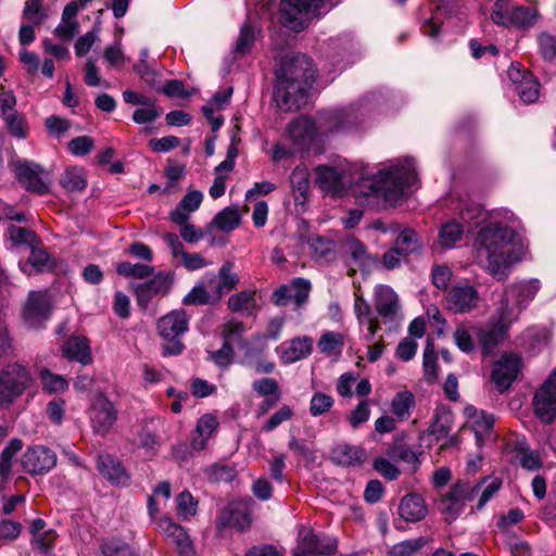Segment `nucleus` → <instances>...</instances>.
<instances>
[{
    "label": "nucleus",
    "mask_w": 556,
    "mask_h": 556,
    "mask_svg": "<svg viewBox=\"0 0 556 556\" xmlns=\"http://www.w3.org/2000/svg\"><path fill=\"white\" fill-rule=\"evenodd\" d=\"M447 205L457 213L458 219L452 218L442 224L438 241L444 249L456 247L465 230L472 231L481 223L475 242V256L497 280L507 278L511 266L521 258L520 247L516 243L517 233L513 228L514 214L509 211H496L486 214L481 205L469 200H455L453 194L446 200Z\"/></svg>",
    "instance_id": "obj_1"
},
{
    "label": "nucleus",
    "mask_w": 556,
    "mask_h": 556,
    "mask_svg": "<svg viewBox=\"0 0 556 556\" xmlns=\"http://www.w3.org/2000/svg\"><path fill=\"white\" fill-rule=\"evenodd\" d=\"M315 182L327 194L342 197L355 185V192L367 205L395 206L419 187L416 161L412 156L389 160L374 175L366 176L348 164L319 165L315 168Z\"/></svg>",
    "instance_id": "obj_2"
},
{
    "label": "nucleus",
    "mask_w": 556,
    "mask_h": 556,
    "mask_svg": "<svg viewBox=\"0 0 556 556\" xmlns=\"http://www.w3.org/2000/svg\"><path fill=\"white\" fill-rule=\"evenodd\" d=\"M396 98L389 90L372 91L349 108H334L319 112L318 126L313 118L301 115L289 123L283 140H288L301 152L307 151L315 142L319 129L328 132L352 130L375 110L396 104Z\"/></svg>",
    "instance_id": "obj_3"
},
{
    "label": "nucleus",
    "mask_w": 556,
    "mask_h": 556,
    "mask_svg": "<svg viewBox=\"0 0 556 556\" xmlns=\"http://www.w3.org/2000/svg\"><path fill=\"white\" fill-rule=\"evenodd\" d=\"M316 76L312 59L305 54L285 56L277 71L274 99L283 112L301 109L307 103L309 90Z\"/></svg>",
    "instance_id": "obj_4"
},
{
    "label": "nucleus",
    "mask_w": 556,
    "mask_h": 556,
    "mask_svg": "<svg viewBox=\"0 0 556 556\" xmlns=\"http://www.w3.org/2000/svg\"><path fill=\"white\" fill-rule=\"evenodd\" d=\"M502 479L484 477L477 483L457 482L439 502V509L446 521L455 520L471 504V510H481L501 490Z\"/></svg>",
    "instance_id": "obj_5"
},
{
    "label": "nucleus",
    "mask_w": 556,
    "mask_h": 556,
    "mask_svg": "<svg viewBox=\"0 0 556 556\" xmlns=\"http://www.w3.org/2000/svg\"><path fill=\"white\" fill-rule=\"evenodd\" d=\"M325 15L323 0H281L279 20L283 27L300 33Z\"/></svg>",
    "instance_id": "obj_6"
},
{
    "label": "nucleus",
    "mask_w": 556,
    "mask_h": 556,
    "mask_svg": "<svg viewBox=\"0 0 556 556\" xmlns=\"http://www.w3.org/2000/svg\"><path fill=\"white\" fill-rule=\"evenodd\" d=\"M31 376L21 364L8 365L0 371V408L12 404L30 384Z\"/></svg>",
    "instance_id": "obj_7"
},
{
    "label": "nucleus",
    "mask_w": 556,
    "mask_h": 556,
    "mask_svg": "<svg viewBox=\"0 0 556 556\" xmlns=\"http://www.w3.org/2000/svg\"><path fill=\"white\" fill-rule=\"evenodd\" d=\"M375 306L378 315L389 330L395 329L402 321V312L399 303V296L392 288L379 285L375 289Z\"/></svg>",
    "instance_id": "obj_8"
},
{
    "label": "nucleus",
    "mask_w": 556,
    "mask_h": 556,
    "mask_svg": "<svg viewBox=\"0 0 556 556\" xmlns=\"http://www.w3.org/2000/svg\"><path fill=\"white\" fill-rule=\"evenodd\" d=\"M18 182L28 191L45 194L49 190L48 184L45 181L42 174L43 168L26 160H17L11 163Z\"/></svg>",
    "instance_id": "obj_9"
},
{
    "label": "nucleus",
    "mask_w": 556,
    "mask_h": 556,
    "mask_svg": "<svg viewBox=\"0 0 556 556\" xmlns=\"http://www.w3.org/2000/svg\"><path fill=\"white\" fill-rule=\"evenodd\" d=\"M535 415L546 424L556 418V370L536 391L533 400Z\"/></svg>",
    "instance_id": "obj_10"
},
{
    "label": "nucleus",
    "mask_w": 556,
    "mask_h": 556,
    "mask_svg": "<svg viewBox=\"0 0 556 556\" xmlns=\"http://www.w3.org/2000/svg\"><path fill=\"white\" fill-rule=\"evenodd\" d=\"M51 312L49 294L45 291H31L23 309L25 323L31 328H40Z\"/></svg>",
    "instance_id": "obj_11"
},
{
    "label": "nucleus",
    "mask_w": 556,
    "mask_h": 556,
    "mask_svg": "<svg viewBox=\"0 0 556 556\" xmlns=\"http://www.w3.org/2000/svg\"><path fill=\"white\" fill-rule=\"evenodd\" d=\"M117 410L105 396H98L89 408L91 427L97 434H106L115 424Z\"/></svg>",
    "instance_id": "obj_12"
},
{
    "label": "nucleus",
    "mask_w": 556,
    "mask_h": 556,
    "mask_svg": "<svg viewBox=\"0 0 556 556\" xmlns=\"http://www.w3.org/2000/svg\"><path fill=\"white\" fill-rule=\"evenodd\" d=\"M25 471L31 475H43L56 464V455L49 447L36 445L28 447L21 460Z\"/></svg>",
    "instance_id": "obj_13"
},
{
    "label": "nucleus",
    "mask_w": 556,
    "mask_h": 556,
    "mask_svg": "<svg viewBox=\"0 0 556 556\" xmlns=\"http://www.w3.org/2000/svg\"><path fill=\"white\" fill-rule=\"evenodd\" d=\"M218 530L235 528L243 531L251 525V515L248 502L238 501L229 503L217 518Z\"/></svg>",
    "instance_id": "obj_14"
},
{
    "label": "nucleus",
    "mask_w": 556,
    "mask_h": 556,
    "mask_svg": "<svg viewBox=\"0 0 556 556\" xmlns=\"http://www.w3.org/2000/svg\"><path fill=\"white\" fill-rule=\"evenodd\" d=\"M311 291V282L304 278H294L288 285H282L273 293V302L278 306H285L293 301L296 307L306 303Z\"/></svg>",
    "instance_id": "obj_15"
},
{
    "label": "nucleus",
    "mask_w": 556,
    "mask_h": 556,
    "mask_svg": "<svg viewBox=\"0 0 556 556\" xmlns=\"http://www.w3.org/2000/svg\"><path fill=\"white\" fill-rule=\"evenodd\" d=\"M446 305L454 313H467L473 309L479 300L477 289L468 283H455L446 294Z\"/></svg>",
    "instance_id": "obj_16"
},
{
    "label": "nucleus",
    "mask_w": 556,
    "mask_h": 556,
    "mask_svg": "<svg viewBox=\"0 0 556 556\" xmlns=\"http://www.w3.org/2000/svg\"><path fill=\"white\" fill-rule=\"evenodd\" d=\"M298 547L302 554L325 555L336 551L337 542L330 536L317 534L311 529L303 528L299 531Z\"/></svg>",
    "instance_id": "obj_17"
},
{
    "label": "nucleus",
    "mask_w": 556,
    "mask_h": 556,
    "mask_svg": "<svg viewBox=\"0 0 556 556\" xmlns=\"http://www.w3.org/2000/svg\"><path fill=\"white\" fill-rule=\"evenodd\" d=\"M478 337L481 344L482 353L489 355L492 350L500 344L506 337L508 324L503 317L491 319L488 324L480 328H471Z\"/></svg>",
    "instance_id": "obj_18"
},
{
    "label": "nucleus",
    "mask_w": 556,
    "mask_h": 556,
    "mask_svg": "<svg viewBox=\"0 0 556 556\" xmlns=\"http://www.w3.org/2000/svg\"><path fill=\"white\" fill-rule=\"evenodd\" d=\"M157 528L167 541L176 546L179 556H192L193 545L186 530L170 518L164 517L157 521Z\"/></svg>",
    "instance_id": "obj_19"
},
{
    "label": "nucleus",
    "mask_w": 556,
    "mask_h": 556,
    "mask_svg": "<svg viewBox=\"0 0 556 556\" xmlns=\"http://www.w3.org/2000/svg\"><path fill=\"white\" fill-rule=\"evenodd\" d=\"M520 366V358L517 355H503L492 369V381L495 388L505 392L517 376Z\"/></svg>",
    "instance_id": "obj_20"
},
{
    "label": "nucleus",
    "mask_w": 556,
    "mask_h": 556,
    "mask_svg": "<svg viewBox=\"0 0 556 556\" xmlns=\"http://www.w3.org/2000/svg\"><path fill=\"white\" fill-rule=\"evenodd\" d=\"M189 329V317L185 309H174L157 321V332L165 340H173Z\"/></svg>",
    "instance_id": "obj_21"
},
{
    "label": "nucleus",
    "mask_w": 556,
    "mask_h": 556,
    "mask_svg": "<svg viewBox=\"0 0 556 556\" xmlns=\"http://www.w3.org/2000/svg\"><path fill=\"white\" fill-rule=\"evenodd\" d=\"M313 350V339L303 336L282 342L277 349L281 363L292 364L307 357Z\"/></svg>",
    "instance_id": "obj_22"
},
{
    "label": "nucleus",
    "mask_w": 556,
    "mask_h": 556,
    "mask_svg": "<svg viewBox=\"0 0 556 556\" xmlns=\"http://www.w3.org/2000/svg\"><path fill=\"white\" fill-rule=\"evenodd\" d=\"M329 47L332 50L334 63L340 70H343L348 64L354 62V55L358 51V43L355 42L350 33H342L337 37L330 38Z\"/></svg>",
    "instance_id": "obj_23"
},
{
    "label": "nucleus",
    "mask_w": 556,
    "mask_h": 556,
    "mask_svg": "<svg viewBox=\"0 0 556 556\" xmlns=\"http://www.w3.org/2000/svg\"><path fill=\"white\" fill-rule=\"evenodd\" d=\"M497 527L505 536L513 555L519 556L521 546L516 534L521 529V511L518 508L510 509L506 515L501 516Z\"/></svg>",
    "instance_id": "obj_24"
},
{
    "label": "nucleus",
    "mask_w": 556,
    "mask_h": 556,
    "mask_svg": "<svg viewBox=\"0 0 556 556\" xmlns=\"http://www.w3.org/2000/svg\"><path fill=\"white\" fill-rule=\"evenodd\" d=\"M492 21L504 27H521V8L511 0H497L491 14Z\"/></svg>",
    "instance_id": "obj_25"
},
{
    "label": "nucleus",
    "mask_w": 556,
    "mask_h": 556,
    "mask_svg": "<svg viewBox=\"0 0 556 556\" xmlns=\"http://www.w3.org/2000/svg\"><path fill=\"white\" fill-rule=\"evenodd\" d=\"M456 0H432L434 9H431L430 16L424 18L421 31L424 35L437 38L441 30L443 17L452 13V4Z\"/></svg>",
    "instance_id": "obj_26"
},
{
    "label": "nucleus",
    "mask_w": 556,
    "mask_h": 556,
    "mask_svg": "<svg viewBox=\"0 0 556 556\" xmlns=\"http://www.w3.org/2000/svg\"><path fill=\"white\" fill-rule=\"evenodd\" d=\"M20 269L26 275L45 273L52 270L56 263L55 260L40 244L30 249L27 261L20 262Z\"/></svg>",
    "instance_id": "obj_27"
},
{
    "label": "nucleus",
    "mask_w": 556,
    "mask_h": 556,
    "mask_svg": "<svg viewBox=\"0 0 556 556\" xmlns=\"http://www.w3.org/2000/svg\"><path fill=\"white\" fill-rule=\"evenodd\" d=\"M97 468L99 472L111 483L117 485H126L129 476L123 467L122 463L111 454L99 455Z\"/></svg>",
    "instance_id": "obj_28"
},
{
    "label": "nucleus",
    "mask_w": 556,
    "mask_h": 556,
    "mask_svg": "<svg viewBox=\"0 0 556 556\" xmlns=\"http://www.w3.org/2000/svg\"><path fill=\"white\" fill-rule=\"evenodd\" d=\"M219 426L217 417L207 413L201 416L191 438V447L193 451H203L207 446L210 438L216 432Z\"/></svg>",
    "instance_id": "obj_29"
},
{
    "label": "nucleus",
    "mask_w": 556,
    "mask_h": 556,
    "mask_svg": "<svg viewBox=\"0 0 556 556\" xmlns=\"http://www.w3.org/2000/svg\"><path fill=\"white\" fill-rule=\"evenodd\" d=\"M78 8L75 3H67L63 9L61 22L54 29L58 39L71 42L79 31V24L76 20Z\"/></svg>",
    "instance_id": "obj_30"
},
{
    "label": "nucleus",
    "mask_w": 556,
    "mask_h": 556,
    "mask_svg": "<svg viewBox=\"0 0 556 556\" xmlns=\"http://www.w3.org/2000/svg\"><path fill=\"white\" fill-rule=\"evenodd\" d=\"M63 355L71 359L88 365L92 362L89 341L85 337H71L62 346Z\"/></svg>",
    "instance_id": "obj_31"
},
{
    "label": "nucleus",
    "mask_w": 556,
    "mask_h": 556,
    "mask_svg": "<svg viewBox=\"0 0 556 556\" xmlns=\"http://www.w3.org/2000/svg\"><path fill=\"white\" fill-rule=\"evenodd\" d=\"M427 506L424 498L418 494L405 495L399 506V515L405 521L416 522L424 519L427 515Z\"/></svg>",
    "instance_id": "obj_32"
},
{
    "label": "nucleus",
    "mask_w": 556,
    "mask_h": 556,
    "mask_svg": "<svg viewBox=\"0 0 556 556\" xmlns=\"http://www.w3.org/2000/svg\"><path fill=\"white\" fill-rule=\"evenodd\" d=\"M465 413L470 417L471 429L475 433L476 442L481 446L486 438L491 434L494 419L484 412H478L475 406H467Z\"/></svg>",
    "instance_id": "obj_33"
},
{
    "label": "nucleus",
    "mask_w": 556,
    "mask_h": 556,
    "mask_svg": "<svg viewBox=\"0 0 556 556\" xmlns=\"http://www.w3.org/2000/svg\"><path fill=\"white\" fill-rule=\"evenodd\" d=\"M415 406V395L408 390H403L396 392L392 397L390 403V413L399 422H403L410 418Z\"/></svg>",
    "instance_id": "obj_34"
},
{
    "label": "nucleus",
    "mask_w": 556,
    "mask_h": 556,
    "mask_svg": "<svg viewBox=\"0 0 556 556\" xmlns=\"http://www.w3.org/2000/svg\"><path fill=\"white\" fill-rule=\"evenodd\" d=\"M203 201V193L199 190L189 191L179 202L177 207L170 212V220L181 224L189 219L191 213L197 211Z\"/></svg>",
    "instance_id": "obj_35"
},
{
    "label": "nucleus",
    "mask_w": 556,
    "mask_h": 556,
    "mask_svg": "<svg viewBox=\"0 0 556 556\" xmlns=\"http://www.w3.org/2000/svg\"><path fill=\"white\" fill-rule=\"evenodd\" d=\"M331 458L342 466H356L366 459V452L357 445L339 444L331 451Z\"/></svg>",
    "instance_id": "obj_36"
},
{
    "label": "nucleus",
    "mask_w": 556,
    "mask_h": 556,
    "mask_svg": "<svg viewBox=\"0 0 556 556\" xmlns=\"http://www.w3.org/2000/svg\"><path fill=\"white\" fill-rule=\"evenodd\" d=\"M60 185L68 192H81L87 188V173L84 167L68 166L60 177Z\"/></svg>",
    "instance_id": "obj_37"
},
{
    "label": "nucleus",
    "mask_w": 556,
    "mask_h": 556,
    "mask_svg": "<svg viewBox=\"0 0 556 556\" xmlns=\"http://www.w3.org/2000/svg\"><path fill=\"white\" fill-rule=\"evenodd\" d=\"M290 184L296 202L303 203L309 189V173L308 168L300 164L294 167L290 175Z\"/></svg>",
    "instance_id": "obj_38"
},
{
    "label": "nucleus",
    "mask_w": 556,
    "mask_h": 556,
    "mask_svg": "<svg viewBox=\"0 0 556 556\" xmlns=\"http://www.w3.org/2000/svg\"><path fill=\"white\" fill-rule=\"evenodd\" d=\"M505 96L516 102L515 97L521 99V65L519 62H511L503 78Z\"/></svg>",
    "instance_id": "obj_39"
},
{
    "label": "nucleus",
    "mask_w": 556,
    "mask_h": 556,
    "mask_svg": "<svg viewBox=\"0 0 556 556\" xmlns=\"http://www.w3.org/2000/svg\"><path fill=\"white\" fill-rule=\"evenodd\" d=\"M256 40V31L249 23L244 24L232 47V53L236 59L243 58L251 53Z\"/></svg>",
    "instance_id": "obj_40"
},
{
    "label": "nucleus",
    "mask_w": 556,
    "mask_h": 556,
    "mask_svg": "<svg viewBox=\"0 0 556 556\" xmlns=\"http://www.w3.org/2000/svg\"><path fill=\"white\" fill-rule=\"evenodd\" d=\"M9 239L11 241V249H31L39 243L36 233L29 229L11 225L8 228Z\"/></svg>",
    "instance_id": "obj_41"
},
{
    "label": "nucleus",
    "mask_w": 556,
    "mask_h": 556,
    "mask_svg": "<svg viewBox=\"0 0 556 556\" xmlns=\"http://www.w3.org/2000/svg\"><path fill=\"white\" fill-rule=\"evenodd\" d=\"M317 346L323 354L339 356L344 346V336L337 331H326L320 336Z\"/></svg>",
    "instance_id": "obj_42"
},
{
    "label": "nucleus",
    "mask_w": 556,
    "mask_h": 556,
    "mask_svg": "<svg viewBox=\"0 0 556 556\" xmlns=\"http://www.w3.org/2000/svg\"><path fill=\"white\" fill-rule=\"evenodd\" d=\"M241 217L238 206H227L217 213L213 219L214 225L222 231L228 232L239 227Z\"/></svg>",
    "instance_id": "obj_43"
},
{
    "label": "nucleus",
    "mask_w": 556,
    "mask_h": 556,
    "mask_svg": "<svg viewBox=\"0 0 556 556\" xmlns=\"http://www.w3.org/2000/svg\"><path fill=\"white\" fill-rule=\"evenodd\" d=\"M254 292L250 290H243L236 294H232L228 299V307L230 311L242 314H252L255 308Z\"/></svg>",
    "instance_id": "obj_44"
},
{
    "label": "nucleus",
    "mask_w": 556,
    "mask_h": 556,
    "mask_svg": "<svg viewBox=\"0 0 556 556\" xmlns=\"http://www.w3.org/2000/svg\"><path fill=\"white\" fill-rule=\"evenodd\" d=\"M39 378L43 391L49 394L63 393L68 388V381L62 375L53 374L48 369H41Z\"/></svg>",
    "instance_id": "obj_45"
},
{
    "label": "nucleus",
    "mask_w": 556,
    "mask_h": 556,
    "mask_svg": "<svg viewBox=\"0 0 556 556\" xmlns=\"http://www.w3.org/2000/svg\"><path fill=\"white\" fill-rule=\"evenodd\" d=\"M528 354L534 356L545 348L551 339V333L546 328L530 327L527 330Z\"/></svg>",
    "instance_id": "obj_46"
},
{
    "label": "nucleus",
    "mask_w": 556,
    "mask_h": 556,
    "mask_svg": "<svg viewBox=\"0 0 556 556\" xmlns=\"http://www.w3.org/2000/svg\"><path fill=\"white\" fill-rule=\"evenodd\" d=\"M453 424V415L447 409L435 412L434 421L431 424L429 431L437 440H441L450 433Z\"/></svg>",
    "instance_id": "obj_47"
},
{
    "label": "nucleus",
    "mask_w": 556,
    "mask_h": 556,
    "mask_svg": "<svg viewBox=\"0 0 556 556\" xmlns=\"http://www.w3.org/2000/svg\"><path fill=\"white\" fill-rule=\"evenodd\" d=\"M116 271L126 278L144 279L154 273V267L147 264L122 262L117 265Z\"/></svg>",
    "instance_id": "obj_48"
},
{
    "label": "nucleus",
    "mask_w": 556,
    "mask_h": 556,
    "mask_svg": "<svg viewBox=\"0 0 556 556\" xmlns=\"http://www.w3.org/2000/svg\"><path fill=\"white\" fill-rule=\"evenodd\" d=\"M245 328L242 323L236 320H229L223 326L222 338L223 342L233 348L237 345L239 349L247 341L243 338Z\"/></svg>",
    "instance_id": "obj_49"
},
{
    "label": "nucleus",
    "mask_w": 556,
    "mask_h": 556,
    "mask_svg": "<svg viewBox=\"0 0 556 556\" xmlns=\"http://www.w3.org/2000/svg\"><path fill=\"white\" fill-rule=\"evenodd\" d=\"M232 263L226 262L219 268L218 275L216 276V285L222 295L230 292L239 282V277L237 274L232 273Z\"/></svg>",
    "instance_id": "obj_50"
},
{
    "label": "nucleus",
    "mask_w": 556,
    "mask_h": 556,
    "mask_svg": "<svg viewBox=\"0 0 556 556\" xmlns=\"http://www.w3.org/2000/svg\"><path fill=\"white\" fill-rule=\"evenodd\" d=\"M425 544L424 538L409 539L394 544L388 553L390 556H416Z\"/></svg>",
    "instance_id": "obj_51"
},
{
    "label": "nucleus",
    "mask_w": 556,
    "mask_h": 556,
    "mask_svg": "<svg viewBox=\"0 0 556 556\" xmlns=\"http://www.w3.org/2000/svg\"><path fill=\"white\" fill-rule=\"evenodd\" d=\"M394 245L407 256L420 248L419 237L413 229H403L397 235Z\"/></svg>",
    "instance_id": "obj_52"
},
{
    "label": "nucleus",
    "mask_w": 556,
    "mask_h": 556,
    "mask_svg": "<svg viewBox=\"0 0 556 556\" xmlns=\"http://www.w3.org/2000/svg\"><path fill=\"white\" fill-rule=\"evenodd\" d=\"M99 556H136V554L127 543L117 539H109L101 544Z\"/></svg>",
    "instance_id": "obj_53"
},
{
    "label": "nucleus",
    "mask_w": 556,
    "mask_h": 556,
    "mask_svg": "<svg viewBox=\"0 0 556 556\" xmlns=\"http://www.w3.org/2000/svg\"><path fill=\"white\" fill-rule=\"evenodd\" d=\"M173 274L160 271L143 285L154 295L166 294L173 285Z\"/></svg>",
    "instance_id": "obj_54"
},
{
    "label": "nucleus",
    "mask_w": 556,
    "mask_h": 556,
    "mask_svg": "<svg viewBox=\"0 0 556 556\" xmlns=\"http://www.w3.org/2000/svg\"><path fill=\"white\" fill-rule=\"evenodd\" d=\"M263 151L269 155L270 161L275 164L292 157L296 152H301L292 143L287 144L283 140L273 144L269 149L263 148Z\"/></svg>",
    "instance_id": "obj_55"
},
{
    "label": "nucleus",
    "mask_w": 556,
    "mask_h": 556,
    "mask_svg": "<svg viewBox=\"0 0 556 556\" xmlns=\"http://www.w3.org/2000/svg\"><path fill=\"white\" fill-rule=\"evenodd\" d=\"M161 114L162 110L156 105L155 100H152L141 108L135 110L132 114V121L140 125L148 124L154 122L161 116Z\"/></svg>",
    "instance_id": "obj_56"
},
{
    "label": "nucleus",
    "mask_w": 556,
    "mask_h": 556,
    "mask_svg": "<svg viewBox=\"0 0 556 556\" xmlns=\"http://www.w3.org/2000/svg\"><path fill=\"white\" fill-rule=\"evenodd\" d=\"M334 400L331 395L323 392H315L309 402V414L313 417H318L331 409Z\"/></svg>",
    "instance_id": "obj_57"
},
{
    "label": "nucleus",
    "mask_w": 556,
    "mask_h": 556,
    "mask_svg": "<svg viewBox=\"0 0 556 556\" xmlns=\"http://www.w3.org/2000/svg\"><path fill=\"white\" fill-rule=\"evenodd\" d=\"M207 353L208 359L220 369H227L232 364L235 357L233 348L225 342H223L220 349L208 351Z\"/></svg>",
    "instance_id": "obj_58"
},
{
    "label": "nucleus",
    "mask_w": 556,
    "mask_h": 556,
    "mask_svg": "<svg viewBox=\"0 0 556 556\" xmlns=\"http://www.w3.org/2000/svg\"><path fill=\"white\" fill-rule=\"evenodd\" d=\"M540 96V83L529 71L523 70V103H534Z\"/></svg>",
    "instance_id": "obj_59"
},
{
    "label": "nucleus",
    "mask_w": 556,
    "mask_h": 556,
    "mask_svg": "<svg viewBox=\"0 0 556 556\" xmlns=\"http://www.w3.org/2000/svg\"><path fill=\"white\" fill-rule=\"evenodd\" d=\"M177 513L179 517L187 519L197 513L198 502L190 492L184 491L177 496Z\"/></svg>",
    "instance_id": "obj_60"
},
{
    "label": "nucleus",
    "mask_w": 556,
    "mask_h": 556,
    "mask_svg": "<svg viewBox=\"0 0 556 556\" xmlns=\"http://www.w3.org/2000/svg\"><path fill=\"white\" fill-rule=\"evenodd\" d=\"M453 337L455 344L462 352L470 353L475 350L472 331L469 327L464 325L457 327Z\"/></svg>",
    "instance_id": "obj_61"
},
{
    "label": "nucleus",
    "mask_w": 556,
    "mask_h": 556,
    "mask_svg": "<svg viewBox=\"0 0 556 556\" xmlns=\"http://www.w3.org/2000/svg\"><path fill=\"white\" fill-rule=\"evenodd\" d=\"M134 70L150 88L157 91L161 89V73L157 70L150 65L143 67L142 64H135Z\"/></svg>",
    "instance_id": "obj_62"
},
{
    "label": "nucleus",
    "mask_w": 556,
    "mask_h": 556,
    "mask_svg": "<svg viewBox=\"0 0 556 556\" xmlns=\"http://www.w3.org/2000/svg\"><path fill=\"white\" fill-rule=\"evenodd\" d=\"M252 389L255 393L264 397L281 395L279 384L274 378L256 379L252 383Z\"/></svg>",
    "instance_id": "obj_63"
},
{
    "label": "nucleus",
    "mask_w": 556,
    "mask_h": 556,
    "mask_svg": "<svg viewBox=\"0 0 556 556\" xmlns=\"http://www.w3.org/2000/svg\"><path fill=\"white\" fill-rule=\"evenodd\" d=\"M370 417L369 401L364 400L357 404V406L351 412L348 420L353 429L359 428L362 425L368 421Z\"/></svg>",
    "instance_id": "obj_64"
}]
</instances>
